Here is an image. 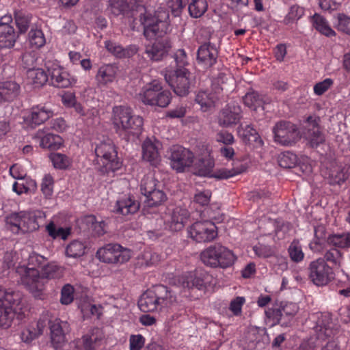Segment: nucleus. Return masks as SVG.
<instances>
[{
	"mask_svg": "<svg viewBox=\"0 0 350 350\" xmlns=\"http://www.w3.org/2000/svg\"><path fill=\"white\" fill-rule=\"evenodd\" d=\"M169 17V13L163 10L156 11L154 15L146 14L140 17L144 37L153 40L145 46V54L152 62L161 61L172 46L166 36L170 27Z\"/></svg>",
	"mask_w": 350,
	"mask_h": 350,
	"instance_id": "f257e3e1",
	"label": "nucleus"
},
{
	"mask_svg": "<svg viewBox=\"0 0 350 350\" xmlns=\"http://www.w3.org/2000/svg\"><path fill=\"white\" fill-rule=\"evenodd\" d=\"M176 66L173 70L165 71L164 78L174 92L179 96H185L195 85V77L188 68L187 55L184 49H178L174 54Z\"/></svg>",
	"mask_w": 350,
	"mask_h": 350,
	"instance_id": "f03ea898",
	"label": "nucleus"
},
{
	"mask_svg": "<svg viewBox=\"0 0 350 350\" xmlns=\"http://www.w3.org/2000/svg\"><path fill=\"white\" fill-rule=\"evenodd\" d=\"M113 124L116 131L126 141L138 137L143 130L144 121L139 116L133 114L130 107L116 106L113 109Z\"/></svg>",
	"mask_w": 350,
	"mask_h": 350,
	"instance_id": "7ed1b4c3",
	"label": "nucleus"
},
{
	"mask_svg": "<svg viewBox=\"0 0 350 350\" xmlns=\"http://www.w3.org/2000/svg\"><path fill=\"white\" fill-rule=\"evenodd\" d=\"M176 301L168 287L163 284L152 286L144 292L138 301V306L144 312H154L164 306H168Z\"/></svg>",
	"mask_w": 350,
	"mask_h": 350,
	"instance_id": "20e7f679",
	"label": "nucleus"
},
{
	"mask_svg": "<svg viewBox=\"0 0 350 350\" xmlns=\"http://www.w3.org/2000/svg\"><path fill=\"white\" fill-rule=\"evenodd\" d=\"M45 261L46 258L43 256L32 253L28 258V266H20L16 269L22 284L33 293L39 294L43 291L44 280L36 267H42Z\"/></svg>",
	"mask_w": 350,
	"mask_h": 350,
	"instance_id": "39448f33",
	"label": "nucleus"
},
{
	"mask_svg": "<svg viewBox=\"0 0 350 350\" xmlns=\"http://www.w3.org/2000/svg\"><path fill=\"white\" fill-rule=\"evenodd\" d=\"M42 215L38 211L14 212L6 216L5 221L14 233L25 234L39 229Z\"/></svg>",
	"mask_w": 350,
	"mask_h": 350,
	"instance_id": "423d86ee",
	"label": "nucleus"
},
{
	"mask_svg": "<svg viewBox=\"0 0 350 350\" xmlns=\"http://www.w3.org/2000/svg\"><path fill=\"white\" fill-rule=\"evenodd\" d=\"M200 259L207 267L226 269L234 265L237 258L232 251L226 247L215 243L201 252Z\"/></svg>",
	"mask_w": 350,
	"mask_h": 350,
	"instance_id": "0eeeda50",
	"label": "nucleus"
},
{
	"mask_svg": "<svg viewBox=\"0 0 350 350\" xmlns=\"http://www.w3.org/2000/svg\"><path fill=\"white\" fill-rule=\"evenodd\" d=\"M95 154L98 163L101 165L100 171L103 174H109L119 170L122 162L118 157L116 148L111 140L100 142L96 145Z\"/></svg>",
	"mask_w": 350,
	"mask_h": 350,
	"instance_id": "6e6552de",
	"label": "nucleus"
},
{
	"mask_svg": "<svg viewBox=\"0 0 350 350\" xmlns=\"http://www.w3.org/2000/svg\"><path fill=\"white\" fill-rule=\"evenodd\" d=\"M139 95L145 105L162 108L168 106L172 98L171 92L163 90L161 83L157 80H153L144 85Z\"/></svg>",
	"mask_w": 350,
	"mask_h": 350,
	"instance_id": "1a4fd4ad",
	"label": "nucleus"
},
{
	"mask_svg": "<svg viewBox=\"0 0 350 350\" xmlns=\"http://www.w3.org/2000/svg\"><path fill=\"white\" fill-rule=\"evenodd\" d=\"M18 292L6 291L0 286V327L7 329L12 325L15 317L14 306L20 302Z\"/></svg>",
	"mask_w": 350,
	"mask_h": 350,
	"instance_id": "9d476101",
	"label": "nucleus"
},
{
	"mask_svg": "<svg viewBox=\"0 0 350 350\" xmlns=\"http://www.w3.org/2000/svg\"><path fill=\"white\" fill-rule=\"evenodd\" d=\"M274 142L284 146L295 145L301 138L297 126L288 121L278 122L272 129Z\"/></svg>",
	"mask_w": 350,
	"mask_h": 350,
	"instance_id": "9b49d317",
	"label": "nucleus"
},
{
	"mask_svg": "<svg viewBox=\"0 0 350 350\" xmlns=\"http://www.w3.org/2000/svg\"><path fill=\"white\" fill-rule=\"evenodd\" d=\"M308 270L309 279L317 286H325L334 278L333 269L322 258L310 262Z\"/></svg>",
	"mask_w": 350,
	"mask_h": 350,
	"instance_id": "f8f14e48",
	"label": "nucleus"
},
{
	"mask_svg": "<svg viewBox=\"0 0 350 350\" xmlns=\"http://www.w3.org/2000/svg\"><path fill=\"white\" fill-rule=\"evenodd\" d=\"M96 256L104 262L122 264L131 258V250L118 243H109L98 250Z\"/></svg>",
	"mask_w": 350,
	"mask_h": 350,
	"instance_id": "ddd939ff",
	"label": "nucleus"
},
{
	"mask_svg": "<svg viewBox=\"0 0 350 350\" xmlns=\"http://www.w3.org/2000/svg\"><path fill=\"white\" fill-rule=\"evenodd\" d=\"M42 316H46L49 320L51 342L53 347L57 349L66 342V335L70 332V325L66 321L58 318L53 319L48 312H43Z\"/></svg>",
	"mask_w": 350,
	"mask_h": 350,
	"instance_id": "4468645a",
	"label": "nucleus"
},
{
	"mask_svg": "<svg viewBox=\"0 0 350 350\" xmlns=\"http://www.w3.org/2000/svg\"><path fill=\"white\" fill-rule=\"evenodd\" d=\"M168 154L170 166L177 172H183L193 162V152L181 146H172L168 151Z\"/></svg>",
	"mask_w": 350,
	"mask_h": 350,
	"instance_id": "2eb2a0df",
	"label": "nucleus"
},
{
	"mask_svg": "<svg viewBox=\"0 0 350 350\" xmlns=\"http://www.w3.org/2000/svg\"><path fill=\"white\" fill-rule=\"evenodd\" d=\"M141 192L145 197L144 204L148 207H157L167 200L166 194L156 188V180L152 178L144 179L141 184Z\"/></svg>",
	"mask_w": 350,
	"mask_h": 350,
	"instance_id": "dca6fc26",
	"label": "nucleus"
},
{
	"mask_svg": "<svg viewBox=\"0 0 350 350\" xmlns=\"http://www.w3.org/2000/svg\"><path fill=\"white\" fill-rule=\"evenodd\" d=\"M51 85L58 88H67L77 82L75 77L66 71L57 63L47 62L45 64Z\"/></svg>",
	"mask_w": 350,
	"mask_h": 350,
	"instance_id": "f3484780",
	"label": "nucleus"
},
{
	"mask_svg": "<svg viewBox=\"0 0 350 350\" xmlns=\"http://www.w3.org/2000/svg\"><path fill=\"white\" fill-rule=\"evenodd\" d=\"M217 228L212 222L197 221L188 229L189 237L197 243L210 242L217 236Z\"/></svg>",
	"mask_w": 350,
	"mask_h": 350,
	"instance_id": "a211bd4d",
	"label": "nucleus"
},
{
	"mask_svg": "<svg viewBox=\"0 0 350 350\" xmlns=\"http://www.w3.org/2000/svg\"><path fill=\"white\" fill-rule=\"evenodd\" d=\"M297 311L298 307L295 304L288 303L278 308L269 309L265 311V314L281 326L287 327Z\"/></svg>",
	"mask_w": 350,
	"mask_h": 350,
	"instance_id": "6ab92c4d",
	"label": "nucleus"
},
{
	"mask_svg": "<svg viewBox=\"0 0 350 350\" xmlns=\"http://www.w3.org/2000/svg\"><path fill=\"white\" fill-rule=\"evenodd\" d=\"M241 111L239 105L234 103L228 104L219 113V124L229 127L238 124L241 118Z\"/></svg>",
	"mask_w": 350,
	"mask_h": 350,
	"instance_id": "aec40b11",
	"label": "nucleus"
},
{
	"mask_svg": "<svg viewBox=\"0 0 350 350\" xmlns=\"http://www.w3.org/2000/svg\"><path fill=\"white\" fill-rule=\"evenodd\" d=\"M217 57V49L210 42H204L198 49L197 60L205 68L213 66L216 63Z\"/></svg>",
	"mask_w": 350,
	"mask_h": 350,
	"instance_id": "412c9836",
	"label": "nucleus"
},
{
	"mask_svg": "<svg viewBox=\"0 0 350 350\" xmlns=\"http://www.w3.org/2000/svg\"><path fill=\"white\" fill-rule=\"evenodd\" d=\"M119 68L116 64H103L98 70L95 80L98 87H105L116 79Z\"/></svg>",
	"mask_w": 350,
	"mask_h": 350,
	"instance_id": "4be33fe9",
	"label": "nucleus"
},
{
	"mask_svg": "<svg viewBox=\"0 0 350 350\" xmlns=\"http://www.w3.org/2000/svg\"><path fill=\"white\" fill-rule=\"evenodd\" d=\"M160 143L158 141H152L147 138L142 144V158L150 163L151 165L157 167L161 161V156L159 152Z\"/></svg>",
	"mask_w": 350,
	"mask_h": 350,
	"instance_id": "5701e85b",
	"label": "nucleus"
},
{
	"mask_svg": "<svg viewBox=\"0 0 350 350\" xmlns=\"http://www.w3.org/2000/svg\"><path fill=\"white\" fill-rule=\"evenodd\" d=\"M49 320L46 316H40L36 325H29L24 328L21 333V338L23 342L29 343L39 336L42 335L44 328L49 323Z\"/></svg>",
	"mask_w": 350,
	"mask_h": 350,
	"instance_id": "b1692460",
	"label": "nucleus"
},
{
	"mask_svg": "<svg viewBox=\"0 0 350 350\" xmlns=\"http://www.w3.org/2000/svg\"><path fill=\"white\" fill-rule=\"evenodd\" d=\"M139 207V202L134 197L129 196L118 200L113 206V212L126 216L137 213Z\"/></svg>",
	"mask_w": 350,
	"mask_h": 350,
	"instance_id": "393cba45",
	"label": "nucleus"
},
{
	"mask_svg": "<svg viewBox=\"0 0 350 350\" xmlns=\"http://www.w3.org/2000/svg\"><path fill=\"white\" fill-rule=\"evenodd\" d=\"M189 217V212L187 209L180 206L173 209L170 218L167 220V225L171 231L178 232L181 230Z\"/></svg>",
	"mask_w": 350,
	"mask_h": 350,
	"instance_id": "a878e982",
	"label": "nucleus"
},
{
	"mask_svg": "<svg viewBox=\"0 0 350 350\" xmlns=\"http://www.w3.org/2000/svg\"><path fill=\"white\" fill-rule=\"evenodd\" d=\"M208 275L204 272H196L181 279L182 286L184 288L204 290L208 282Z\"/></svg>",
	"mask_w": 350,
	"mask_h": 350,
	"instance_id": "bb28decb",
	"label": "nucleus"
},
{
	"mask_svg": "<svg viewBox=\"0 0 350 350\" xmlns=\"http://www.w3.org/2000/svg\"><path fill=\"white\" fill-rule=\"evenodd\" d=\"M44 131L39 130L36 135V138L40 139L39 144L41 148L56 150L62 146L63 140L59 135L51 133L44 135Z\"/></svg>",
	"mask_w": 350,
	"mask_h": 350,
	"instance_id": "cd10ccee",
	"label": "nucleus"
},
{
	"mask_svg": "<svg viewBox=\"0 0 350 350\" xmlns=\"http://www.w3.org/2000/svg\"><path fill=\"white\" fill-rule=\"evenodd\" d=\"M53 116L51 110L44 106H36L31 108L26 121L32 127L44 123Z\"/></svg>",
	"mask_w": 350,
	"mask_h": 350,
	"instance_id": "c85d7f7f",
	"label": "nucleus"
},
{
	"mask_svg": "<svg viewBox=\"0 0 350 350\" xmlns=\"http://www.w3.org/2000/svg\"><path fill=\"white\" fill-rule=\"evenodd\" d=\"M20 92V85L15 81H5L0 83V105L14 100L18 97Z\"/></svg>",
	"mask_w": 350,
	"mask_h": 350,
	"instance_id": "c756f323",
	"label": "nucleus"
},
{
	"mask_svg": "<svg viewBox=\"0 0 350 350\" xmlns=\"http://www.w3.org/2000/svg\"><path fill=\"white\" fill-rule=\"evenodd\" d=\"M243 102L245 105L254 110H256L258 107H262L264 109V105L269 103L270 99L257 92L252 91L247 92L243 97Z\"/></svg>",
	"mask_w": 350,
	"mask_h": 350,
	"instance_id": "7c9ffc66",
	"label": "nucleus"
},
{
	"mask_svg": "<svg viewBox=\"0 0 350 350\" xmlns=\"http://www.w3.org/2000/svg\"><path fill=\"white\" fill-rule=\"evenodd\" d=\"M238 135L245 144L255 142L260 146L263 145V141L260 135L250 124H247L245 126L241 125L238 128Z\"/></svg>",
	"mask_w": 350,
	"mask_h": 350,
	"instance_id": "2f4dec72",
	"label": "nucleus"
},
{
	"mask_svg": "<svg viewBox=\"0 0 350 350\" xmlns=\"http://www.w3.org/2000/svg\"><path fill=\"white\" fill-rule=\"evenodd\" d=\"M17 35L13 26L0 27V48L11 49L14 46Z\"/></svg>",
	"mask_w": 350,
	"mask_h": 350,
	"instance_id": "473e14b6",
	"label": "nucleus"
},
{
	"mask_svg": "<svg viewBox=\"0 0 350 350\" xmlns=\"http://www.w3.org/2000/svg\"><path fill=\"white\" fill-rule=\"evenodd\" d=\"M305 138L308 144L311 148H317L320 144L325 142V135L321 131L319 127L306 128L304 133Z\"/></svg>",
	"mask_w": 350,
	"mask_h": 350,
	"instance_id": "72a5a7b5",
	"label": "nucleus"
},
{
	"mask_svg": "<svg viewBox=\"0 0 350 350\" xmlns=\"http://www.w3.org/2000/svg\"><path fill=\"white\" fill-rule=\"evenodd\" d=\"M328 244L337 248H350V232L329 234L327 238Z\"/></svg>",
	"mask_w": 350,
	"mask_h": 350,
	"instance_id": "f704fd0d",
	"label": "nucleus"
},
{
	"mask_svg": "<svg viewBox=\"0 0 350 350\" xmlns=\"http://www.w3.org/2000/svg\"><path fill=\"white\" fill-rule=\"evenodd\" d=\"M63 275L62 268L55 262L44 264L42 268L40 277L43 278V288L47 279L59 278Z\"/></svg>",
	"mask_w": 350,
	"mask_h": 350,
	"instance_id": "c9c22d12",
	"label": "nucleus"
},
{
	"mask_svg": "<svg viewBox=\"0 0 350 350\" xmlns=\"http://www.w3.org/2000/svg\"><path fill=\"white\" fill-rule=\"evenodd\" d=\"M27 77L35 88L43 86L50 79L47 73L42 68H35L27 72Z\"/></svg>",
	"mask_w": 350,
	"mask_h": 350,
	"instance_id": "e433bc0d",
	"label": "nucleus"
},
{
	"mask_svg": "<svg viewBox=\"0 0 350 350\" xmlns=\"http://www.w3.org/2000/svg\"><path fill=\"white\" fill-rule=\"evenodd\" d=\"M196 170L198 174L202 176H210L213 173V168L215 165L214 160L209 157H205L198 160L196 163Z\"/></svg>",
	"mask_w": 350,
	"mask_h": 350,
	"instance_id": "4c0bfd02",
	"label": "nucleus"
},
{
	"mask_svg": "<svg viewBox=\"0 0 350 350\" xmlns=\"http://www.w3.org/2000/svg\"><path fill=\"white\" fill-rule=\"evenodd\" d=\"M208 4L206 0H192L189 4V15L194 18L202 16L207 10Z\"/></svg>",
	"mask_w": 350,
	"mask_h": 350,
	"instance_id": "58836bf2",
	"label": "nucleus"
},
{
	"mask_svg": "<svg viewBox=\"0 0 350 350\" xmlns=\"http://www.w3.org/2000/svg\"><path fill=\"white\" fill-rule=\"evenodd\" d=\"M348 178L347 171L341 166L334 167L330 170L328 182L330 185H340Z\"/></svg>",
	"mask_w": 350,
	"mask_h": 350,
	"instance_id": "ea45409f",
	"label": "nucleus"
},
{
	"mask_svg": "<svg viewBox=\"0 0 350 350\" xmlns=\"http://www.w3.org/2000/svg\"><path fill=\"white\" fill-rule=\"evenodd\" d=\"M31 19V15L22 11H16L14 12L15 23L20 33H24L27 31L30 27Z\"/></svg>",
	"mask_w": 350,
	"mask_h": 350,
	"instance_id": "a19ab883",
	"label": "nucleus"
},
{
	"mask_svg": "<svg viewBox=\"0 0 350 350\" xmlns=\"http://www.w3.org/2000/svg\"><path fill=\"white\" fill-rule=\"evenodd\" d=\"M196 102L201 107L204 111H208L214 106V98L211 94L206 91L199 92L195 98Z\"/></svg>",
	"mask_w": 350,
	"mask_h": 350,
	"instance_id": "79ce46f5",
	"label": "nucleus"
},
{
	"mask_svg": "<svg viewBox=\"0 0 350 350\" xmlns=\"http://www.w3.org/2000/svg\"><path fill=\"white\" fill-rule=\"evenodd\" d=\"M85 246L83 243L75 240L68 244L66 248V254L68 257L78 258L85 254Z\"/></svg>",
	"mask_w": 350,
	"mask_h": 350,
	"instance_id": "37998d69",
	"label": "nucleus"
},
{
	"mask_svg": "<svg viewBox=\"0 0 350 350\" xmlns=\"http://www.w3.org/2000/svg\"><path fill=\"white\" fill-rule=\"evenodd\" d=\"M314 27L322 34L330 37L335 35V31L329 26L325 18L320 15L314 16Z\"/></svg>",
	"mask_w": 350,
	"mask_h": 350,
	"instance_id": "c03bdc74",
	"label": "nucleus"
},
{
	"mask_svg": "<svg viewBox=\"0 0 350 350\" xmlns=\"http://www.w3.org/2000/svg\"><path fill=\"white\" fill-rule=\"evenodd\" d=\"M17 180L18 181L14 182L12 185V190L18 195H21L23 193H27L30 191L31 187L36 186L35 181L27 178V176Z\"/></svg>",
	"mask_w": 350,
	"mask_h": 350,
	"instance_id": "a18cd8bd",
	"label": "nucleus"
},
{
	"mask_svg": "<svg viewBox=\"0 0 350 350\" xmlns=\"http://www.w3.org/2000/svg\"><path fill=\"white\" fill-rule=\"evenodd\" d=\"M46 229L49 236L53 239L61 238L65 240L70 234V228H64L62 227L57 228L53 222H51L49 224H48L46 227Z\"/></svg>",
	"mask_w": 350,
	"mask_h": 350,
	"instance_id": "49530a36",
	"label": "nucleus"
},
{
	"mask_svg": "<svg viewBox=\"0 0 350 350\" xmlns=\"http://www.w3.org/2000/svg\"><path fill=\"white\" fill-rule=\"evenodd\" d=\"M84 221L88 225H90L94 234L97 236H101L105 233V222L104 221H97L94 215H87L84 218Z\"/></svg>",
	"mask_w": 350,
	"mask_h": 350,
	"instance_id": "de8ad7c7",
	"label": "nucleus"
},
{
	"mask_svg": "<svg viewBox=\"0 0 350 350\" xmlns=\"http://www.w3.org/2000/svg\"><path fill=\"white\" fill-rule=\"evenodd\" d=\"M50 159L55 168L64 170L70 164L69 158L61 153H51Z\"/></svg>",
	"mask_w": 350,
	"mask_h": 350,
	"instance_id": "09e8293b",
	"label": "nucleus"
},
{
	"mask_svg": "<svg viewBox=\"0 0 350 350\" xmlns=\"http://www.w3.org/2000/svg\"><path fill=\"white\" fill-rule=\"evenodd\" d=\"M323 259L325 262H329L335 266H340L342 260V254L340 251L336 247L327 250L324 254Z\"/></svg>",
	"mask_w": 350,
	"mask_h": 350,
	"instance_id": "8fccbe9b",
	"label": "nucleus"
},
{
	"mask_svg": "<svg viewBox=\"0 0 350 350\" xmlns=\"http://www.w3.org/2000/svg\"><path fill=\"white\" fill-rule=\"evenodd\" d=\"M29 41L32 46L40 48L45 44L44 33L40 29H31L29 33Z\"/></svg>",
	"mask_w": 350,
	"mask_h": 350,
	"instance_id": "3c124183",
	"label": "nucleus"
},
{
	"mask_svg": "<svg viewBox=\"0 0 350 350\" xmlns=\"http://www.w3.org/2000/svg\"><path fill=\"white\" fill-rule=\"evenodd\" d=\"M279 165L283 168H292L297 162V157L291 152H286L279 157Z\"/></svg>",
	"mask_w": 350,
	"mask_h": 350,
	"instance_id": "603ef678",
	"label": "nucleus"
},
{
	"mask_svg": "<svg viewBox=\"0 0 350 350\" xmlns=\"http://www.w3.org/2000/svg\"><path fill=\"white\" fill-rule=\"evenodd\" d=\"M304 14L303 8L297 5H292L287 15L284 18V23L289 25L297 20H299Z\"/></svg>",
	"mask_w": 350,
	"mask_h": 350,
	"instance_id": "864d4df0",
	"label": "nucleus"
},
{
	"mask_svg": "<svg viewBox=\"0 0 350 350\" xmlns=\"http://www.w3.org/2000/svg\"><path fill=\"white\" fill-rule=\"evenodd\" d=\"M291 259L295 262H301L304 257V254L302 251L299 243L293 241L290 245L288 250Z\"/></svg>",
	"mask_w": 350,
	"mask_h": 350,
	"instance_id": "5fc2aeb1",
	"label": "nucleus"
},
{
	"mask_svg": "<svg viewBox=\"0 0 350 350\" xmlns=\"http://www.w3.org/2000/svg\"><path fill=\"white\" fill-rule=\"evenodd\" d=\"M23 67L27 70H33L37 66V57L35 53L26 52L21 57Z\"/></svg>",
	"mask_w": 350,
	"mask_h": 350,
	"instance_id": "6e6d98bb",
	"label": "nucleus"
},
{
	"mask_svg": "<svg viewBox=\"0 0 350 350\" xmlns=\"http://www.w3.org/2000/svg\"><path fill=\"white\" fill-rule=\"evenodd\" d=\"M189 0H170L167 3L174 17L180 16L185 7L188 4Z\"/></svg>",
	"mask_w": 350,
	"mask_h": 350,
	"instance_id": "4d7b16f0",
	"label": "nucleus"
},
{
	"mask_svg": "<svg viewBox=\"0 0 350 350\" xmlns=\"http://www.w3.org/2000/svg\"><path fill=\"white\" fill-rule=\"evenodd\" d=\"M337 18V29L350 36V17L344 14H339Z\"/></svg>",
	"mask_w": 350,
	"mask_h": 350,
	"instance_id": "13d9d810",
	"label": "nucleus"
},
{
	"mask_svg": "<svg viewBox=\"0 0 350 350\" xmlns=\"http://www.w3.org/2000/svg\"><path fill=\"white\" fill-rule=\"evenodd\" d=\"M105 47L107 51L117 58H123V47L120 44L111 40H106Z\"/></svg>",
	"mask_w": 350,
	"mask_h": 350,
	"instance_id": "bf43d9fd",
	"label": "nucleus"
},
{
	"mask_svg": "<svg viewBox=\"0 0 350 350\" xmlns=\"http://www.w3.org/2000/svg\"><path fill=\"white\" fill-rule=\"evenodd\" d=\"M331 325L329 318L327 316L321 315V319H319L317 321V327H319V332L323 333L327 337H330L332 334Z\"/></svg>",
	"mask_w": 350,
	"mask_h": 350,
	"instance_id": "052dcab7",
	"label": "nucleus"
},
{
	"mask_svg": "<svg viewBox=\"0 0 350 350\" xmlns=\"http://www.w3.org/2000/svg\"><path fill=\"white\" fill-rule=\"evenodd\" d=\"M111 12L116 16L122 14L127 9L124 0H109Z\"/></svg>",
	"mask_w": 350,
	"mask_h": 350,
	"instance_id": "680f3d73",
	"label": "nucleus"
},
{
	"mask_svg": "<svg viewBox=\"0 0 350 350\" xmlns=\"http://www.w3.org/2000/svg\"><path fill=\"white\" fill-rule=\"evenodd\" d=\"M53 178L49 175H45L41 183V191L43 194L49 198L53 193Z\"/></svg>",
	"mask_w": 350,
	"mask_h": 350,
	"instance_id": "e2e57ef3",
	"label": "nucleus"
},
{
	"mask_svg": "<svg viewBox=\"0 0 350 350\" xmlns=\"http://www.w3.org/2000/svg\"><path fill=\"white\" fill-rule=\"evenodd\" d=\"M73 301V288L70 284L65 285L61 292L60 301L62 304L68 305Z\"/></svg>",
	"mask_w": 350,
	"mask_h": 350,
	"instance_id": "0e129e2a",
	"label": "nucleus"
},
{
	"mask_svg": "<svg viewBox=\"0 0 350 350\" xmlns=\"http://www.w3.org/2000/svg\"><path fill=\"white\" fill-rule=\"evenodd\" d=\"M211 197V191L204 190L195 194L193 201L201 206H206L209 204Z\"/></svg>",
	"mask_w": 350,
	"mask_h": 350,
	"instance_id": "69168bd1",
	"label": "nucleus"
},
{
	"mask_svg": "<svg viewBox=\"0 0 350 350\" xmlns=\"http://www.w3.org/2000/svg\"><path fill=\"white\" fill-rule=\"evenodd\" d=\"M333 85V80L329 78L324 79L323 81L316 83L314 86V92L321 96L332 85Z\"/></svg>",
	"mask_w": 350,
	"mask_h": 350,
	"instance_id": "338daca9",
	"label": "nucleus"
},
{
	"mask_svg": "<svg viewBox=\"0 0 350 350\" xmlns=\"http://www.w3.org/2000/svg\"><path fill=\"white\" fill-rule=\"evenodd\" d=\"M144 342L145 338L142 335H131L129 338L130 350H141Z\"/></svg>",
	"mask_w": 350,
	"mask_h": 350,
	"instance_id": "774afa93",
	"label": "nucleus"
}]
</instances>
